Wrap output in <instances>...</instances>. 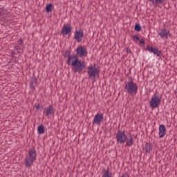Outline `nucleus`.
<instances>
[{
	"label": "nucleus",
	"mask_w": 177,
	"mask_h": 177,
	"mask_svg": "<svg viewBox=\"0 0 177 177\" xmlns=\"http://www.w3.org/2000/svg\"><path fill=\"white\" fill-rule=\"evenodd\" d=\"M158 35H160L162 39H168L169 37L170 38L171 37V32L169 31V30H167L165 28L161 29L160 32H158Z\"/></svg>",
	"instance_id": "obj_8"
},
{
	"label": "nucleus",
	"mask_w": 177,
	"mask_h": 177,
	"mask_svg": "<svg viewBox=\"0 0 177 177\" xmlns=\"http://www.w3.org/2000/svg\"><path fill=\"white\" fill-rule=\"evenodd\" d=\"M82 38H84V30H80L75 32V39L77 40V42H81Z\"/></svg>",
	"instance_id": "obj_11"
},
{
	"label": "nucleus",
	"mask_w": 177,
	"mask_h": 177,
	"mask_svg": "<svg viewBox=\"0 0 177 177\" xmlns=\"http://www.w3.org/2000/svg\"><path fill=\"white\" fill-rule=\"evenodd\" d=\"M115 138L118 143H125L127 138L125 135V131H118Z\"/></svg>",
	"instance_id": "obj_6"
},
{
	"label": "nucleus",
	"mask_w": 177,
	"mask_h": 177,
	"mask_svg": "<svg viewBox=\"0 0 177 177\" xmlns=\"http://www.w3.org/2000/svg\"><path fill=\"white\" fill-rule=\"evenodd\" d=\"M126 143L127 146H129V147L133 145V138H132V136H130V139H128Z\"/></svg>",
	"instance_id": "obj_20"
},
{
	"label": "nucleus",
	"mask_w": 177,
	"mask_h": 177,
	"mask_svg": "<svg viewBox=\"0 0 177 177\" xmlns=\"http://www.w3.org/2000/svg\"><path fill=\"white\" fill-rule=\"evenodd\" d=\"M153 5H161V3H164L165 0H149Z\"/></svg>",
	"instance_id": "obj_18"
},
{
	"label": "nucleus",
	"mask_w": 177,
	"mask_h": 177,
	"mask_svg": "<svg viewBox=\"0 0 177 177\" xmlns=\"http://www.w3.org/2000/svg\"><path fill=\"white\" fill-rule=\"evenodd\" d=\"M19 42L21 44H23V39H20Z\"/></svg>",
	"instance_id": "obj_28"
},
{
	"label": "nucleus",
	"mask_w": 177,
	"mask_h": 177,
	"mask_svg": "<svg viewBox=\"0 0 177 177\" xmlns=\"http://www.w3.org/2000/svg\"><path fill=\"white\" fill-rule=\"evenodd\" d=\"M140 41V45H145V39H141Z\"/></svg>",
	"instance_id": "obj_26"
},
{
	"label": "nucleus",
	"mask_w": 177,
	"mask_h": 177,
	"mask_svg": "<svg viewBox=\"0 0 177 177\" xmlns=\"http://www.w3.org/2000/svg\"><path fill=\"white\" fill-rule=\"evenodd\" d=\"M133 39H136L137 41H140V39L139 38V37L136 35L133 36Z\"/></svg>",
	"instance_id": "obj_25"
},
{
	"label": "nucleus",
	"mask_w": 177,
	"mask_h": 177,
	"mask_svg": "<svg viewBox=\"0 0 177 177\" xmlns=\"http://www.w3.org/2000/svg\"><path fill=\"white\" fill-rule=\"evenodd\" d=\"M126 49H127V53H132V50H131V49L129 48H126Z\"/></svg>",
	"instance_id": "obj_27"
},
{
	"label": "nucleus",
	"mask_w": 177,
	"mask_h": 177,
	"mask_svg": "<svg viewBox=\"0 0 177 177\" xmlns=\"http://www.w3.org/2000/svg\"><path fill=\"white\" fill-rule=\"evenodd\" d=\"M37 82H38V80L37 79V77L32 78L30 83V86L31 89H32L33 91H34V89H35V86H37Z\"/></svg>",
	"instance_id": "obj_16"
},
{
	"label": "nucleus",
	"mask_w": 177,
	"mask_h": 177,
	"mask_svg": "<svg viewBox=\"0 0 177 177\" xmlns=\"http://www.w3.org/2000/svg\"><path fill=\"white\" fill-rule=\"evenodd\" d=\"M143 150L146 154H150V153L153 151V145L150 142H147L143 148Z\"/></svg>",
	"instance_id": "obj_15"
},
{
	"label": "nucleus",
	"mask_w": 177,
	"mask_h": 177,
	"mask_svg": "<svg viewBox=\"0 0 177 177\" xmlns=\"http://www.w3.org/2000/svg\"><path fill=\"white\" fill-rule=\"evenodd\" d=\"M71 30H73L71 26H70L69 24L64 25L62 27V34H64V35H68V34H71Z\"/></svg>",
	"instance_id": "obj_12"
},
{
	"label": "nucleus",
	"mask_w": 177,
	"mask_h": 177,
	"mask_svg": "<svg viewBox=\"0 0 177 177\" xmlns=\"http://www.w3.org/2000/svg\"><path fill=\"white\" fill-rule=\"evenodd\" d=\"M124 90L129 95H136L138 93V85L133 81H129L125 84Z\"/></svg>",
	"instance_id": "obj_3"
},
{
	"label": "nucleus",
	"mask_w": 177,
	"mask_h": 177,
	"mask_svg": "<svg viewBox=\"0 0 177 177\" xmlns=\"http://www.w3.org/2000/svg\"><path fill=\"white\" fill-rule=\"evenodd\" d=\"M42 109H44L43 106H40L39 104L36 106V110H39L40 111H42Z\"/></svg>",
	"instance_id": "obj_24"
},
{
	"label": "nucleus",
	"mask_w": 177,
	"mask_h": 177,
	"mask_svg": "<svg viewBox=\"0 0 177 177\" xmlns=\"http://www.w3.org/2000/svg\"><path fill=\"white\" fill-rule=\"evenodd\" d=\"M37 131L39 135L45 133V126H44V124H40L37 128Z\"/></svg>",
	"instance_id": "obj_17"
},
{
	"label": "nucleus",
	"mask_w": 177,
	"mask_h": 177,
	"mask_svg": "<svg viewBox=\"0 0 177 177\" xmlns=\"http://www.w3.org/2000/svg\"><path fill=\"white\" fill-rule=\"evenodd\" d=\"M66 53H68L66 64L72 66V71L73 73H79L80 74L82 73V70L86 68V63L84 62V61L80 59L77 55H71L70 52L67 50L66 51Z\"/></svg>",
	"instance_id": "obj_1"
},
{
	"label": "nucleus",
	"mask_w": 177,
	"mask_h": 177,
	"mask_svg": "<svg viewBox=\"0 0 177 177\" xmlns=\"http://www.w3.org/2000/svg\"><path fill=\"white\" fill-rule=\"evenodd\" d=\"M17 52H18V53H20V50H19V49H17Z\"/></svg>",
	"instance_id": "obj_29"
},
{
	"label": "nucleus",
	"mask_w": 177,
	"mask_h": 177,
	"mask_svg": "<svg viewBox=\"0 0 177 177\" xmlns=\"http://www.w3.org/2000/svg\"><path fill=\"white\" fill-rule=\"evenodd\" d=\"M76 55L79 57H86L88 56V51H86V48L79 46L76 49Z\"/></svg>",
	"instance_id": "obj_7"
},
{
	"label": "nucleus",
	"mask_w": 177,
	"mask_h": 177,
	"mask_svg": "<svg viewBox=\"0 0 177 177\" xmlns=\"http://www.w3.org/2000/svg\"><path fill=\"white\" fill-rule=\"evenodd\" d=\"M37 160V151L35 149H32L29 151L28 156L25 158V167L31 168L34 165V161Z\"/></svg>",
	"instance_id": "obj_2"
},
{
	"label": "nucleus",
	"mask_w": 177,
	"mask_h": 177,
	"mask_svg": "<svg viewBox=\"0 0 177 177\" xmlns=\"http://www.w3.org/2000/svg\"><path fill=\"white\" fill-rule=\"evenodd\" d=\"M160 104H161V98L160 96L154 95L152 97L149 102L150 107H151V109H157Z\"/></svg>",
	"instance_id": "obj_5"
},
{
	"label": "nucleus",
	"mask_w": 177,
	"mask_h": 177,
	"mask_svg": "<svg viewBox=\"0 0 177 177\" xmlns=\"http://www.w3.org/2000/svg\"><path fill=\"white\" fill-rule=\"evenodd\" d=\"M103 113H97L94 116V119L93 120V124H95L96 125H100L102 121H103Z\"/></svg>",
	"instance_id": "obj_9"
},
{
	"label": "nucleus",
	"mask_w": 177,
	"mask_h": 177,
	"mask_svg": "<svg viewBox=\"0 0 177 177\" xmlns=\"http://www.w3.org/2000/svg\"><path fill=\"white\" fill-rule=\"evenodd\" d=\"M147 49L149 52H151L154 55H156V56L158 57L161 56V50H158V48H153V46L150 47V46H148L147 47Z\"/></svg>",
	"instance_id": "obj_13"
},
{
	"label": "nucleus",
	"mask_w": 177,
	"mask_h": 177,
	"mask_svg": "<svg viewBox=\"0 0 177 177\" xmlns=\"http://www.w3.org/2000/svg\"><path fill=\"white\" fill-rule=\"evenodd\" d=\"M56 109L53 108V106L50 105L46 109V111H44V113L46 117H49V115H55V112Z\"/></svg>",
	"instance_id": "obj_10"
},
{
	"label": "nucleus",
	"mask_w": 177,
	"mask_h": 177,
	"mask_svg": "<svg viewBox=\"0 0 177 177\" xmlns=\"http://www.w3.org/2000/svg\"><path fill=\"white\" fill-rule=\"evenodd\" d=\"M96 65L88 66L87 74H88V78H95L96 75H99V69L95 68Z\"/></svg>",
	"instance_id": "obj_4"
},
{
	"label": "nucleus",
	"mask_w": 177,
	"mask_h": 177,
	"mask_svg": "<svg viewBox=\"0 0 177 177\" xmlns=\"http://www.w3.org/2000/svg\"><path fill=\"white\" fill-rule=\"evenodd\" d=\"M52 10H53V4H48L46 7V12L49 13L50 12H52Z\"/></svg>",
	"instance_id": "obj_19"
},
{
	"label": "nucleus",
	"mask_w": 177,
	"mask_h": 177,
	"mask_svg": "<svg viewBox=\"0 0 177 177\" xmlns=\"http://www.w3.org/2000/svg\"><path fill=\"white\" fill-rule=\"evenodd\" d=\"M167 135V127L165 125L161 124L159 127V138H164Z\"/></svg>",
	"instance_id": "obj_14"
},
{
	"label": "nucleus",
	"mask_w": 177,
	"mask_h": 177,
	"mask_svg": "<svg viewBox=\"0 0 177 177\" xmlns=\"http://www.w3.org/2000/svg\"><path fill=\"white\" fill-rule=\"evenodd\" d=\"M111 176H112V174L111 172H110L109 169L104 172V174L102 176V177H111Z\"/></svg>",
	"instance_id": "obj_21"
},
{
	"label": "nucleus",
	"mask_w": 177,
	"mask_h": 177,
	"mask_svg": "<svg viewBox=\"0 0 177 177\" xmlns=\"http://www.w3.org/2000/svg\"><path fill=\"white\" fill-rule=\"evenodd\" d=\"M135 31L140 32L142 30V26H140V24H136L134 28Z\"/></svg>",
	"instance_id": "obj_22"
},
{
	"label": "nucleus",
	"mask_w": 177,
	"mask_h": 177,
	"mask_svg": "<svg viewBox=\"0 0 177 177\" xmlns=\"http://www.w3.org/2000/svg\"><path fill=\"white\" fill-rule=\"evenodd\" d=\"M7 12L8 11H6V10L0 8V16H3V15H6Z\"/></svg>",
	"instance_id": "obj_23"
}]
</instances>
